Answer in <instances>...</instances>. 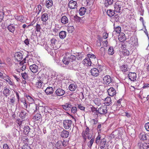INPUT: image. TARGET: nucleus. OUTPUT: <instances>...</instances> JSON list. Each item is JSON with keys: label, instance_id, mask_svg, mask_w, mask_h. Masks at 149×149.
Listing matches in <instances>:
<instances>
[{"label": "nucleus", "instance_id": "obj_26", "mask_svg": "<svg viewBox=\"0 0 149 149\" xmlns=\"http://www.w3.org/2000/svg\"><path fill=\"white\" fill-rule=\"evenodd\" d=\"M53 5V1L52 0H48L46 2L45 6L48 9H50Z\"/></svg>", "mask_w": 149, "mask_h": 149}, {"label": "nucleus", "instance_id": "obj_16", "mask_svg": "<svg viewBox=\"0 0 149 149\" xmlns=\"http://www.w3.org/2000/svg\"><path fill=\"white\" fill-rule=\"evenodd\" d=\"M3 79L5 80L10 85L13 86L14 85V83L11 80L10 78L8 76L3 75Z\"/></svg>", "mask_w": 149, "mask_h": 149}, {"label": "nucleus", "instance_id": "obj_14", "mask_svg": "<svg viewBox=\"0 0 149 149\" xmlns=\"http://www.w3.org/2000/svg\"><path fill=\"white\" fill-rule=\"evenodd\" d=\"M34 78L38 79H37V81H36L35 84L36 87L39 88H42L43 86V82L38 77L37 78L36 77H35Z\"/></svg>", "mask_w": 149, "mask_h": 149}, {"label": "nucleus", "instance_id": "obj_12", "mask_svg": "<svg viewBox=\"0 0 149 149\" xmlns=\"http://www.w3.org/2000/svg\"><path fill=\"white\" fill-rule=\"evenodd\" d=\"M121 6V2L118 1L114 5V11L117 12H119Z\"/></svg>", "mask_w": 149, "mask_h": 149}, {"label": "nucleus", "instance_id": "obj_56", "mask_svg": "<svg viewBox=\"0 0 149 149\" xmlns=\"http://www.w3.org/2000/svg\"><path fill=\"white\" fill-rule=\"evenodd\" d=\"M67 30L69 33H72L74 30L73 26H68V28Z\"/></svg>", "mask_w": 149, "mask_h": 149}, {"label": "nucleus", "instance_id": "obj_58", "mask_svg": "<svg viewBox=\"0 0 149 149\" xmlns=\"http://www.w3.org/2000/svg\"><path fill=\"white\" fill-rule=\"evenodd\" d=\"M101 136L100 134H98L96 138L95 143L96 144H98L101 138Z\"/></svg>", "mask_w": 149, "mask_h": 149}, {"label": "nucleus", "instance_id": "obj_42", "mask_svg": "<svg viewBox=\"0 0 149 149\" xmlns=\"http://www.w3.org/2000/svg\"><path fill=\"white\" fill-rule=\"evenodd\" d=\"M30 128L28 126L24 127L23 131L25 135L28 134L30 131Z\"/></svg>", "mask_w": 149, "mask_h": 149}, {"label": "nucleus", "instance_id": "obj_5", "mask_svg": "<svg viewBox=\"0 0 149 149\" xmlns=\"http://www.w3.org/2000/svg\"><path fill=\"white\" fill-rule=\"evenodd\" d=\"M72 122V121L70 120H64L63 123V127L66 130L68 129L71 127Z\"/></svg>", "mask_w": 149, "mask_h": 149}, {"label": "nucleus", "instance_id": "obj_6", "mask_svg": "<svg viewBox=\"0 0 149 149\" xmlns=\"http://www.w3.org/2000/svg\"><path fill=\"white\" fill-rule=\"evenodd\" d=\"M48 107L46 106H39L38 111L39 113L43 114L48 112Z\"/></svg>", "mask_w": 149, "mask_h": 149}, {"label": "nucleus", "instance_id": "obj_2", "mask_svg": "<svg viewBox=\"0 0 149 149\" xmlns=\"http://www.w3.org/2000/svg\"><path fill=\"white\" fill-rule=\"evenodd\" d=\"M81 135L84 142L86 141V138L90 139L92 136V134L90 132L89 128L87 126H86V128L83 130Z\"/></svg>", "mask_w": 149, "mask_h": 149}, {"label": "nucleus", "instance_id": "obj_20", "mask_svg": "<svg viewBox=\"0 0 149 149\" xmlns=\"http://www.w3.org/2000/svg\"><path fill=\"white\" fill-rule=\"evenodd\" d=\"M45 91L47 95H51L53 93L54 89L52 87H48L47 88Z\"/></svg>", "mask_w": 149, "mask_h": 149}, {"label": "nucleus", "instance_id": "obj_24", "mask_svg": "<svg viewBox=\"0 0 149 149\" xmlns=\"http://www.w3.org/2000/svg\"><path fill=\"white\" fill-rule=\"evenodd\" d=\"M10 92V91L9 88H7L6 87H5L2 92L3 95L6 97H7L9 95Z\"/></svg>", "mask_w": 149, "mask_h": 149}, {"label": "nucleus", "instance_id": "obj_45", "mask_svg": "<svg viewBox=\"0 0 149 149\" xmlns=\"http://www.w3.org/2000/svg\"><path fill=\"white\" fill-rule=\"evenodd\" d=\"M94 138H91V140L88 142L87 145L89 148H91L92 147V145L94 142Z\"/></svg>", "mask_w": 149, "mask_h": 149}, {"label": "nucleus", "instance_id": "obj_31", "mask_svg": "<svg viewBox=\"0 0 149 149\" xmlns=\"http://www.w3.org/2000/svg\"><path fill=\"white\" fill-rule=\"evenodd\" d=\"M7 29L10 32L13 33L15 31V26L13 24H10L8 26Z\"/></svg>", "mask_w": 149, "mask_h": 149}, {"label": "nucleus", "instance_id": "obj_15", "mask_svg": "<svg viewBox=\"0 0 149 149\" xmlns=\"http://www.w3.org/2000/svg\"><path fill=\"white\" fill-rule=\"evenodd\" d=\"M82 63L85 66H90L91 65L92 62L90 58L87 57L83 60Z\"/></svg>", "mask_w": 149, "mask_h": 149}, {"label": "nucleus", "instance_id": "obj_40", "mask_svg": "<svg viewBox=\"0 0 149 149\" xmlns=\"http://www.w3.org/2000/svg\"><path fill=\"white\" fill-rule=\"evenodd\" d=\"M20 67L19 70L18 69L17 71L18 72H20L22 71H23L26 68V65L25 64H24V63L23 64L20 65Z\"/></svg>", "mask_w": 149, "mask_h": 149}, {"label": "nucleus", "instance_id": "obj_46", "mask_svg": "<svg viewBox=\"0 0 149 149\" xmlns=\"http://www.w3.org/2000/svg\"><path fill=\"white\" fill-rule=\"evenodd\" d=\"M113 48L112 47H110L108 49V54L109 55H112L114 53Z\"/></svg>", "mask_w": 149, "mask_h": 149}, {"label": "nucleus", "instance_id": "obj_35", "mask_svg": "<svg viewBox=\"0 0 149 149\" xmlns=\"http://www.w3.org/2000/svg\"><path fill=\"white\" fill-rule=\"evenodd\" d=\"M86 9L84 7H81L79 10V14L81 16L84 15L86 12Z\"/></svg>", "mask_w": 149, "mask_h": 149}, {"label": "nucleus", "instance_id": "obj_21", "mask_svg": "<svg viewBox=\"0 0 149 149\" xmlns=\"http://www.w3.org/2000/svg\"><path fill=\"white\" fill-rule=\"evenodd\" d=\"M51 45L53 46V48L54 49H56L58 48L56 46V44L57 43L58 41L56 39L52 38L50 40Z\"/></svg>", "mask_w": 149, "mask_h": 149}, {"label": "nucleus", "instance_id": "obj_52", "mask_svg": "<svg viewBox=\"0 0 149 149\" xmlns=\"http://www.w3.org/2000/svg\"><path fill=\"white\" fill-rule=\"evenodd\" d=\"M21 102L24 104L26 108L27 107L28 104L26 102L25 99L24 98H22L21 100Z\"/></svg>", "mask_w": 149, "mask_h": 149}, {"label": "nucleus", "instance_id": "obj_62", "mask_svg": "<svg viewBox=\"0 0 149 149\" xmlns=\"http://www.w3.org/2000/svg\"><path fill=\"white\" fill-rule=\"evenodd\" d=\"M68 142L67 141L64 140L63 141H62V145L63 146L65 147L68 146Z\"/></svg>", "mask_w": 149, "mask_h": 149}, {"label": "nucleus", "instance_id": "obj_29", "mask_svg": "<svg viewBox=\"0 0 149 149\" xmlns=\"http://www.w3.org/2000/svg\"><path fill=\"white\" fill-rule=\"evenodd\" d=\"M69 135V133L68 131L65 130H63L61 133V136L62 137L65 138H67Z\"/></svg>", "mask_w": 149, "mask_h": 149}, {"label": "nucleus", "instance_id": "obj_1", "mask_svg": "<svg viewBox=\"0 0 149 149\" xmlns=\"http://www.w3.org/2000/svg\"><path fill=\"white\" fill-rule=\"evenodd\" d=\"M75 57L69 53H66L64 57L62 62L65 65H68L69 63L73 60L75 59Z\"/></svg>", "mask_w": 149, "mask_h": 149}, {"label": "nucleus", "instance_id": "obj_33", "mask_svg": "<svg viewBox=\"0 0 149 149\" xmlns=\"http://www.w3.org/2000/svg\"><path fill=\"white\" fill-rule=\"evenodd\" d=\"M66 32L65 31H62L60 32L59 36L61 39L65 38L66 36Z\"/></svg>", "mask_w": 149, "mask_h": 149}, {"label": "nucleus", "instance_id": "obj_9", "mask_svg": "<svg viewBox=\"0 0 149 149\" xmlns=\"http://www.w3.org/2000/svg\"><path fill=\"white\" fill-rule=\"evenodd\" d=\"M77 1H70L68 3V7L70 9H74L77 8Z\"/></svg>", "mask_w": 149, "mask_h": 149}, {"label": "nucleus", "instance_id": "obj_47", "mask_svg": "<svg viewBox=\"0 0 149 149\" xmlns=\"http://www.w3.org/2000/svg\"><path fill=\"white\" fill-rule=\"evenodd\" d=\"M121 31V27L119 26H117L114 27V32H116L117 33H120Z\"/></svg>", "mask_w": 149, "mask_h": 149}, {"label": "nucleus", "instance_id": "obj_64", "mask_svg": "<svg viewBox=\"0 0 149 149\" xmlns=\"http://www.w3.org/2000/svg\"><path fill=\"white\" fill-rule=\"evenodd\" d=\"M145 127L147 131H149V123H148L145 124Z\"/></svg>", "mask_w": 149, "mask_h": 149}, {"label": "nucleus", "instance_id": "obj_38", "mask_svg": "<svg viewBox=\"0 0 149 149\" xmlns=\"http://www.w3.org/2000/svg\"><path fill=\"white\" fill-rule=\"evenodd\" d=\"M61 144L62 141H58L56 143L55 145V147L57 149H61L62 148V145H61Z\"/></svg>", "mask_w": 149, "mask_h": 149}, {"label": "nucleus", "instance_id": "obj_8", "mask_svg": "<svg viewBox=\"0 0 149 149\" xmlns=\"http://www.w3.org/2000/svg\"><path fill=\"white\" fill-rule=\"evenodd\" d=\"M98 113L103 114L106 113L107 112V107L105 106H102L97 110Z\"/></svg>", "mask_w": 149, "mask_h": 149}, {"label": "nucleus", "instance_id": "obj_43", "mask_svg": "<svg viewBox=\"0 0 149 149\" xmlns=\"http://www.w3.org/2000/svg\"><path fill=\"white\" fill-rule=\"evenodd\" d=\"M30 107L33 111L35 112L36 111L37 109V104H33L31 105Z\"/></svg>", "mask_w": 149, "mask_h": 149}, {"label": "nucleus", "instance_id": "obj_44", "mask_svg": "<svg viewBox=\"0 0 149 149\" xmlns=\"http://www.w3.org/2000/svg\"><path fill=\"white\" fill-rule=\"evenodd\" d=\"M104 103L106 104H109L111 103V98L109 97H108L105 98V100L104 101Z\"/></svg>", "mask_w": 149, "mask_h": 149}, {"label": "nucleus", "instance_id": "obj_55", "mask_svg": "<svg viewBox=\"0 0 149 149\" xmlns=\"http://www.w3.org/2000/svg\"><path fill=\"white\" fill-rule=\"evenodd\" d=\"M91 111L92 112L94 113L96 115H98V111L93 106H92V107H91Z\"/></svg>", "mask_w": 149, "mask_h": 149}, {"label": "nucleus", "instance_id": "obj_53", "mask_svg": "<svg viewBox=\"0 0 149 149\" xmlns=\"http://www.w3.org/2000/svg\"><path fill=\"white\" fill-rule=\"evenodd\" d=\"M22 140L23 141L24 143L25 144H27L28 143L29 139L27 136H24L22 137Z\"/></svg>", "mask_w": 149, "mask_h": 149}, {"label": "nucleus", "instance_id": "obj_36", "mask_svg": "<svg viewBox=\"0 0 149 149\" xmlns=\"http://www.w3.org/2000/svg\"><path fill=\"white\" fill-rule=\"evenodd\" d=\"M15 98L14 96H13L10 98L8 101L9 104L13 106L14 104V103L15 102Z\"/></svg>", "mask_w": 149, "mask_h": 149}, {"label": "nucleus", "instance_id": "obj_37", "mask_svg": "<svg viewBox=\"0 0 149 149\" xmlns=\"http://www.w3.org/2000/svg\"><path fill=\"white\" fill-rule=\"evenodd\" d=\"M107 13V15L110 17L113 16L115 14L113 10L111 9L108 10Z\"/></svg>", "mask_w": 149, "mask_h": 149}, {"label": "nucleus", "instance_id": "obj_63", "mask_svg": "<svg viewBox=\"0 0 149 149\" xmlns=\"http://www.w3.org/2000/svg\"><path fill=\"white\" fill-rule=\"evenodd\" d=\"M22 149H31L30 147L28 145L25 144L23 146Z\"/></svg>", "mask_w": 149, "mask_h": 149}, {"label": "nucleus", "instance_id": "obj_27", "mask_svg": "<svg viewBox=\"0 0 149 149\" xmlns=\"http://www.w3.org/2000/svg\"><path fill=\"white\" fill-rule=\"evenodd\" d=\"M61 22L62 24H65L68 23V19L65 16H63L61 19Z\"/></svg>", "mask_w": 149, "mask_h": 149}, {"label": "nucleus", "instance_id": "obj_32", "mask_svg": "<svg viewBox=\"0 0 149 149\" xmlns=\"http://www.w3.org/2000/svg\"><path fill=\"white\" fill-rule=\"evenodd\" d=\"M77 88V85L75 84H71L69 87V89L72 91H74Z\"/></svg>", "mask_w": 149, "mask_h": 149}, {"label": "nucleus", "instance_id": "obj_34", "mask_svg": "<svg viewBox=\"0 0 149 149\" xmlns=\"http://www.w3.org/2000/svg\"><path fill=\"white\" fill-rule=\"evenodd\" d=\"M15 19L22 23H24L25 21L24 17L22 15L17 16L15 17Z\"/></svg>", "mask_w": 149, "mask_h": 149}, {"label": "nucleus", "instance_id": "obj_10", "mask_svg": "<svg viewBox=\"0 0 149 149\" xmlns=\"http://www.w3.org/2000/svg\"><path fill=\"white\" fill-rule=\"evenodd\" d=\"M129 79L131 81H134L136 80V74L135 72H130L128 74Z\"/></svg>", "mask_w": 149, "mask_h": 149}, {"label": "nucleus", "instance_id": "obj_25", "mask_svg": "<svg viewBox=\"0 0 149 149\" xmlns=\"http://www.w3.org/2000/svg\"><path fill=\"white\" fill-rule=\"evenodd\" d=\"M72 107V105L70 103H66L62 105L63 108L65 110H70Z\"/></svg>", "mask_w": 149, "mask_h": 149}, {"label": "nucleus", "instance_id": "obj_57", "mask_svg": "<svg viewBox=\"0 0 149 149\" xmlns=\"http://www.w3.org/2000/svg\"><path fill=\"white\" fill-rule=\"evenodd\" d=\"M130 40L132 41V43L130 42L131 45H134V44H135L137 42V40L135 38H131L130 39Z\"/></svg>", "mask_w": 149, "mask_h": 149}, {"label": "nucleus", "instance_id": "obj_30", "mask_svg": "<svg viewBox=\"0 0 149 149\" xmlns=\"http://www.w3.org/2000/svg\"><path fill=\"white\" fill-rule=\"evenodd\" d=\"M27 116V114L24 110H22L20 113L19 116L22 119H24Z\"/></svg>", "mask_w": 149, "mask_h": 149}, {"label": "nucleus", "instance_id": "obj_22", "mask_svg": "<svg viewBox=\"0 0 149 149\" xmlns=\"http://www.w3.org/2000/svg\"><path fill=\"white\" fill-rule=\"evenodd\" d=\"M118 39L121 42H123L125 41L126 39L125 34L121 33H120L118 36Z\"/></svg>", "mask_w": 149, "mask_h": 149}, {"label": "nucleus", "instance_id": "obj_49", "mask_svg": "<svg viewBox=\"0 0 149 149\" xmlns=\"http://www.w3.org/2000/svg\"><path fill=\"white\" fill-rule=\"evenodd\" d=\"M26 97L31 103H33L34 102V100L31 96L29 95H26Z\"/></svg>", "mask_w": 149, "mask_h": 149}, {"label": "nucleus", "instance_id": "obj_4", "mask_svg": "<svg viewBox=\"0 0 149 149\" xmlns=\"http://www.w3.org/2000/svg\"><path fill=\"white\" fill-rule=\"evenodd\" d=\"M15 60L17 62H19V64H23L25 63V58L23 60L21 61L23 58L22 54L19 52H17L15 53Z\"/></svg>", "mask_w": 149, "mask_h": 149}, {"label": "nucleus", "instance_id": "obj_51", "mask_svg": "<svg viewBox=\"0 0 149 149\" xmlns=\"http://www.w3.org/2000/svg\"><path fill=\"white\" fill-rule=\"evenodd\" d=\"M122 52L125 56H128L130 55V52L127 49H124L123 50Z\"/></svg>", "mask_w": 149, "mask_h": 149}, {"label": "nucleus", "instance_id": "obj_39", "mask_svg": "<svg viewBox=\"0 0 149 149\" xmlns=\"http://www.w3.org/2000/svg\"><path fill=\"white\" fill-rule=\"evenodd\" d=\"M139 137L141 140H145L147 139L146 134L144 133H141L139 135Z\"/></svg>", "mask_w": 149, "mask_h": 149}, {"label": "nucleus", "instance_id": "obj_3", "mask_svg": "<svg viewBox=\"0 0 149 149\" xmlns=\"http://www.w3.org/2000/svg\"><path fill=\"white\" fill-rule=\"evenodd\" d=\"M122 134L123 131L122 130H117L112 132L111 134L110 137L111 139H117L121 138Z\"/></svg>", "mask_w": 149, "mask_h": 149}, {"label": "nucleus", "instance_id": "obj_60", "mask_svg": "<svg viewBox=\"0 0 149 149\" xmlns=\"http://www.w3.org/2000/svg\"><path fill=\"white\" fill-rule=\"evenodd\" d=\"M4 13V12H0V22H1L3 19Z\"/></svg>", "mask_w": 149, "mask_h": 149}, {"label": "nucleus", "instance_id": "obj_23", "mask_svg": "<svg viewBox=\"0 0 149 149\" xmlns=\"http://www.w3.org/2000/svg\"><path fill=\"white\" fill-rule=\"evenodd\" d=\"M91 73L93 76L96 77L98 75L99 72L97 69L94 68L91 70Z\"/></svg>", "mask_w": 149, "mask_h": 149}, {"label": "nucleus", "instance_id": "obj_59", "mask_svg": "<svg viewBox=\"0 0 149 149\" xmlns=\"http://www.w3.org/2000/svg\"><path fill=\"white\" fill-rule=\"evenodd\" d=\"M42 9V6L40 5H38L37 6V8H36V11L38 12V14H39L40 13Z\"/></svg>", "mask_w": 149, "mask_h": 149}, {"label": "nucleus", "instance_id": "obj_48", "mask_svg": "<svg viewBox=\"0 0 149 149\" xmlns=\"http://www.w3.org/2000/svg\"><path fill=\"white\" fill-rule=\"evenodd\" d=\"M22 76L23 78L25 80L27 79H28V75L27 73L26 72L22 73H21Z\"/></svg>", "mask_w": 149, "mask_h": 149}, {"label": "nucleus", "instance_id": "obj_18", "mask_svg": "<svg viewBox=\"0 0 149 149\" xmlns=\"http://www.w3.org/2000/svg\"><path fill=\"white\" fill-rule=\"evenodd\" d=\"M103 83L109 84L111 82V79L109 75L105 76L103 79Z\"/></svg>", "mask_w": 149, "mask_h": 149}, {"label": "nucleus", "instance_id": "obj_19", "mask_svg": "<svg viewBox=\"0 0 149 149\" xmlns=\"http://www.w3.org/2000/svg\"><path fill=\"white\" fill-rule=\"evenodd\" d=\"M106 143V139L103 138L102 139L100 143V149H104L105 147Z\"/></svg>", "mask_w": 149, "mask_h": 149}, {"label": "nucleus", "instance_id": "obj_54", "mask_svg": "<svg viewBox=\"0 0 149 149\" xmlns=\"http://www.w3.org/2000/svg\"><path fill=\"white\" fill-rule=\"evenodd\" d=\"M35 29L36 31L38 32H40L41 28L40 24H37L36 26Z\"/></svg>", "mask_w": 149, "mask_h": 149}, {"label": "nucleus", "instance_id": "obj_11", "mask_svg": "<svg viewBox=\"0 0 149 149\" xmlns=\"http://www.w3.org/2000/svg\"><path fill=\"white\" fill-rule=\"evenodd\" d=\"M57 96H61L63 95L65 93V91L61 88H58L55 92Z\"/></svg>", "mask_w": 149, "mask_h": 149}, {"label": "nucleus", "instance_id": "obj_50", "mask_svg": "<svg viewBox=\"0 0 149 149\" xmlns=\"http://www.w3.org/2000/svg\"><path fill=\"white\" fill-rule=\"evenodd\" d=\"M121 70L123 72H125L127 70V68L125 65H123L120 67Z\"/></svg>", "mask_w": 149, "mask_h": 149}, {"label": "nucleus", "instance_id": "obj_13", "mask_svg": "<svg viewBox=\"0 0 149 149\" xmlns=\"http://www.w3.org/2000/svg\"><path fill=\"white\" fill-rule=\"evenodd\" d=\"M29 68L31 71L33 73H36L38 71V67L35 64L30 65Z\"/></svg>", "mask_w": 149, "mask_h": 149}, {"label": "nucleus", "instance_id": "obj_41", "mask_svg": "<svg viewBox=\"0 0 149 149\" xmlns=\"http://www.w3.org/2000/svg\"><path fill=\"white\" fill-rule=\"evenodd\" d=\"M41 114L37 113L34 116V119L36 121L40 120L41 119Z\"/></svg>", "mask_w": 149, "mask_h": 149}, {"label": "nucleus", "instance_id": "obj_17", "mask_svg": "<svg viewBox=\"0 0 149 149\" xmlns=\"http://www.w3.org/2000/svg\"><path fill=\"white\" fill-rule=\"evenodd\" d=\"M108 95L110 96H113L116 94V90L113 88L111 87L107 90Z\"/></svg>", "mask_w": 149, "mask_h": 149}, {"label": "nucleus", "instance_id": "obj_61", "mask_svg": "<svg viewBox=\"0 0 149 149\" xmlns=\"http://www.w3.org/2000/svg\"><path fill=\"white\" fill-rule=\"evenodd\" d=\"M122 100L121 99H120L117 101V102L115 104L117 106H118L119 107H120L122 106L121 104V102Z\"/></svg>", "mask_w": 149, "mask_h": 149}, {"label": "nucleus", "instance_id": "obj_28", "mask_svg": "<svg viewBox=\"0 0 149 149\" xmlns=\"http://www.w3.org/2000/svg\"><path fill=\"white\" fill-rule=\"evenodd\" d=\"M49 16L47 13H45L41 16V20L44 22H46L48 19Z\"/></svg>", "mask_w": 149, "mask_h": 149}, {"label": "nucleus", "instance_id": "obj_7", "mask_svg": "<svg viewBox=\"0 0 149 149\" xmlns=\"http://www.w3.org/2000/svg\"><path fill=\"white\" fill-rule=\"evenodd\" d=\"M137 145L139 149H149V143L140 142L138 143Z\"/></svg>", "mask_w": 149, "mask_h": 149}]
</instances>
